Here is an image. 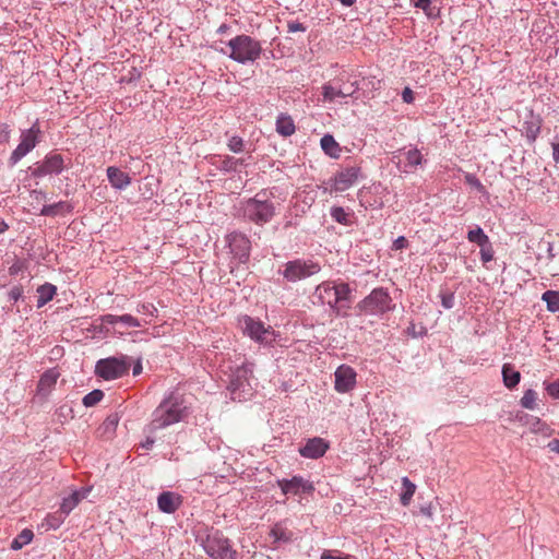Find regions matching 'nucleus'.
<instances>
[{
	"mask_svg": "<svg viewBox=\"0 0 559 559\" xmlns=\"http://www.w3.org/2000/svg\"><path fill=\"white\" fill-rule=\"evenodd\" d=\"M546 391L551 397L559 399V379L547 384Z\"/></svg>",
	"mask_w": 559,
	"mask_h": 559,
	"instance_id": "obj_48",
	"label": "nucleus"
},
{
	"mask_svg": "<svg viewBox=\"0 0 559 559\" xmlns=\"http://www.w3.org/2000/svg\"><path fill=\"white\" fill-rule=\"evenodd\" d=\"M542 299L546 302L549 311H559V292L547 290L543 294Z\"/></svg>",
	"mask_w": 559,
	"mask_h": 559,
	"instance_id": "obj_33",
	"label": "nucleus"
},
{
	"mask_svg": "<svg viewBox=\"0 0 559 559\" xmlns=\"http://www.w3.org/2000/svg\"><path fill=\"white\" fill-rule=\"evenodd\" d=\"M187 416V406L180 395L171 393L164 399L152 414L147 431L154 433L159 429L183 420Z\"/></svg>",
	"mask_w": 559,
	"mask_h": 559,
	"instance_id": "obj_1",
	"label": "nucleus"
},
{
	"mask_svg": "<svg viewBox=\"0 0 559 559\" xmlns=\"http://www.w3.org/2000/svg\"><path fill=\"white\" fill-rule=\"evenodd\" d=\"M104 397V392L102 390H93L92 392L87 393L83 397V405L86 407L95 406L97 403H99Z\"/></svg>",
	"mask_w": 559,
	"mask_h": 559,
	"instance_id": "obj_36",
	"label": "nucleus"
},
{
	"mask_svg": "<svg viewBox=\"0 0 559 559\" xmlns=\"http://www.w3.org/2000/svg\"><path fill=\"white\" fill-rule=\"evenodd\" d=\"M11 129L7 123H0V144L8 143L10 140Z\"/></svg>",
	"mask_w": 559,
	"mask_h": 559,
	"instance_id": "obj_46",
	"label": "nucleus"
},
{
	"mask_svg": "<svg viewBox=\"0 0 559 559\" xmlns=\"http://www.w3.org/2000/svg\"><path fill=\"white\" fill-rule=\"evenodd\" d=\"M502 380L508 389H514L521 380V373L511 364H504L502 366Z\"/></svg>",
	"mask_w": 559,
	"mask_h": 559,
	"instance_id": "obj_22",
	"label": "nucleus"
},
{
	"mask_svg": "<svg viewBox=\"0 0 559 559\" xmlns=\"http://www.w3.org/2000/svg\"><path fill=\"white\" fill-rule=\"evenodd\" d=\"M252 374V367L250 364H242L235 369H230L228 374L227 390L234 401H245L252 394V386L250 384V377Z\"/></svg>",
	"mask_w": 559,
	"mask_h": 559,
	"instance_id": "obj_5",
	"label": "nucleus"
},
{
	"mask_svg": "<svg viewBox=\"0 0 559 559\" xmlns=\"http://www.w3.org/2000/svg\"><path fill=\"white\" fill-rule=\"evenodd\" d=\"M277 485L284 495H310L314 491L313 483L301 476H293L290 479H278Z\"/></svg>",
	"mask_w": 559,
	"mask_h": 559,
	"instance_id": "obj_14",
	"label": "nucleus"
},
{
	"mask_svg": "<svg viewBox=\"0 0 559 559\" xmlns=\"http://www.w3.org/2000/svg\"><path fill=\"white\" fill-rule=\"evenodd\" d=\"M323 152L332 158H338L341 154L340 144L335 141L333 135L324 134L320 141Z\"/></svg>",
	"mask_w": 559,
	"mask_h": 559,
	"instance_id": "obj_24",
	"label": "nucleus"
},
{
	"mask_svg": "<svg viewBox=\"0 0 559 559\" xmlns=\"http://www.w3.org/2000/svg\"><path fill=\"white\" fill-rule=\"evenodd\" d=\"M92 488H81L79 490H74L71 495L68 497H64L62 499L60 511L63 513V515H69L70 512L83 500L85 499L88 493L91 492Z\"/></svg>",
	"mask_w": 559,
	"mask_h": 559,
	"instance_id": "obj_19",
	"label": "nucleus"
},
{
	"mask_svg": "<svg viewBox=\"0 0 559 559\" xmlns=\"http://www.w3.org/2000/svg\"><path fill=\"white\" fill-rule=\"evenodd\" d=\"M100 322L104 325H115L119 323V319L118 316L108 313L100 317Z\"/></svg>",
	"mask_w": 559,
	"mask_h": 559,
	"instance_id": "obj_49",
	"label": "nucleus"
},
{
	"mask_svg": "<svg viewBox=\"0 0 559 559\" xmlns=\"http://www.w3.org/2000/svg\"><path fill=\"white\" fill-rule=\"evenodd\" d=\"M34 537V534L31 530H23L11 543V548L14 550H19L23 548L25 545L29 544Z\"/></svg>",
	"mask_w": 559,
	"mask_h": 559,
	"instance_id": "obj_30",
	"label": "nucleus"
},
{
	"mask_svg": "<svg viewBox=\"0 0 559 559\" xmlns=\"http://www.w3.org/2000/svg\"><path fill=\"white\" fill-rule=\"evenodd\" d=\"M67 210H70V205H68L66 202H58L50 205H45L41 210L43 215H56L59 212Z\"/></svg>",
	"mask_w": 559,
	"mask_h": 559,
	"instance_id": "obj_38",
	"label": "nucleus"
},
{
	"mask_svg": "<svg viewBox=\"0 0 559 559\" xmlns=\"http://www.w3.org/2000/svg\"><path fill=\"white\" fill-rule=\"evenodd\" d=\"M219 31H225V26H219Z\"/></svg>",
	"mask_w": 559,
	"mask_h": 559,
	"instance_id": "obj_63",
	"label": "nucleus"
},
{
	"mask_svg": "<svg viewBox=\"0 0 559 559\" xmlns=\"http://www.w3.org/2000/svg\"><path fill=\"white\" fill-rule=\"evenodd\" d=\"M228 148L234 153H240L245 150V142L240 136H231L227 143Z\"/></svg>",
	"mask_w": 559,
	"mask_h": 559,
	"instance_id": "obj_41",
	"label": "nucleus"
},
{
	"mask_svg": "<svg viewBox=\"0 0 559 559\" xmlns=\"http://www.w3.org/2000/svg\"><path fill=\"white\" fill-rule=\"evenodd\" d=\"M119 423V417L117 414L109 415L104 423L98 428V433L100 437L110 438Z\"/></svg>",
	"mask_w": 559,
	"mask_h": 559,
	"instance_id": "obj_28",
	"label": "nucleus"
},
{
	"mask_svg": "<svg viewBox=\"0 0 559 559\" xmlns=\"http://www.w3.org/2000/svg\"><path fill=\"white\" fill-rule=\"evenodd\" d=\"M40 128L38 121L33 126L21 132L20 143L9 157L10 166L16 165L24 156L32 152L36 145L40 142Z\"/></svg>",
	"mask_w": 559,
	"mask_h": 559,
	"instance_id": "obj_8",
	"label": "nucleus"
},
{
	"mask_svg": "<svg viewBox=\"0 0 559 559\" xmlns=\"http://www.w3.org/2000/svg\"><path fill=\"white\" fill-rule=\"evenodd\" d=\"M57 288L55 285L50 283H46L44 285H40L37 288V308L44 307L47 302L52 300L53 296L56 295Z\"/></svg>",
	"mask_w": 559,
	"mask_h": 559,
	"instance_id": "obj_25",
	"label": "nucleus"
},
{
	"mask_svg": "<svg viewBox=\"0 0 559 559\" xmlns=\"http://www.w3.org/2000/svg\"><path fill=\"white\" fill-rule=\"evenodd\" d=\"M23 295L22 286H13L9 292V299L16 302Z\"/></svg>",
	"mask_w": 559,
	"mask_h": 559,
	"instance_id": "obj_51",
	"label": "nucleus"
},
{
	"mask_svg": "<svg viewBox=\"0 0 559 559\" xmlns=\"http://www.w3.org/2000/svg\"><path fill=\"white\" fill-rule=\"evenodd\" d=\"M549 447L552 451H556L559 453V440H552L549 442Z\"/></svg>",
	"mask_w": 559,
	"mask_h": 559,
	"instance_id": "obj_60",
	"label": "nucleus"
},
{
	"mask_svg": "<svg viewBox=\"0 0 559 559\" xmlns=\"http://www.w3.org/2000/svg\"><path fill=\"white\" fill-rule=\"evenodd\" d=\"M22 270L21 264L14 263L9 267L10 275H16Z\"/></svg>",
	"mask_w": 559,
	"mask_h": 559,
	"instance_id": "obj_58",
	"label": "nucleus"
},
{
	"mask_svg": "<svg viewBox=\"0 0 559 559\" xmlns=\"http://www.w3.org/2000/svg\"><path fill=\"white\" fill-rule=\"evenodd\" d=\"M129 367L127 357H109L97 361L95 372L105 380H114L127 374Z\"/></svg>",
	"mask_w": 559,
	"mask_h": 559,
	"instance_id": "obj_11",
	"label": "nucleus"
},
{
	"mask_svg": "<svg viewBox=\"0 0 559 559\" xmlns=\"http://www.w3.org/2000/svg\"><path fill=\"white\" fill-rule=\"evenodd\" d=\"M552 157L556 163H559V143L552 144Z\"/></svg>",
	"mask_w": 559,
	"mask_h": 559,
	"instance_id": "obj_57",
	"label": "nucleus"
},
{
	"mask_svg": "<svg viewBox=\"0 0 559 559\" xmlns=\"http://www.w3.org/2000/svg\"><path fill=\"white\" fill-rule=\"evenodd\" d=\"M67 168L63 156L56 152L48 153L43 160L34 164L31 168L32 176L43 178L46 176L60 175Z\"/></svg>",
	"mask_w": 559,
	"mask_h": 559,
	"instance_id": "obj_12",
	"label": "nucleus"
},
{
	"mask_svg": "<svg viewBox=\"0 0 559 559\" xmlns=\"http://www.w3.org/2000/svg\"><path fill=\"white\" fill-rule=\"evenodd\" d=\"M242 333L260 344H269L274 341V331L265 326L259 319L242 316L238 319Z\"/></svg>",
	"mask_w": 559,
	"mask_h": 559,
	"instance_id": "obj_9",
	"label": "nucleus"
},
{
	"mask_svg": "<svg viewBox=\"0 0 559 559\" xmlns=\"http://www.w3.org/2000/svg\"><path fill=\"white\" fill-rule=\"evenodd\" d=\"M464 179L468 186L475 188L477 191H479V192L486 191L484 185L479 181V179L475 175L466 174Z\"/></svg>",
	"mask_w": 559,
	"mask_h": 559,
	"instance_id": "obj_45",
	"label": "nucleus"
},
{
	"mask_svg": "<svg viewBox=\"0 0 559 559\" xmlns=\"http://www.w3.org/2000/svg\"><path fill=\"white\" fill-rule=\"evenodd\" d=\"M138 312L154 317L157 309L153 304H142L138 307Z\"/></svg>",
	"mask_w": 559,
	"mask_h": 559,
	"instance_id": "obj_47",
	"label": "nucleus"
},
{
	"mask_svg": "<svg viewBox=\"0 0 559 559\" xmlns=\"http://www.w3.org/2000/svg\"><path fill=\"white\" fill-rule=\"evenodd\" d=\"M219 31H225V26H219Z\"/></svg>",
	"mask_w": 559,
	"mask_h": 559,
	"instance_id": "obj_64",
	"label": "nucleus"
},
{
	"mask_svg": "<svg viewBox=\"0 0 559 559\" xmlns=\"http://www.w3.org/2000/svg\"><path fill=\"white\" fill-rule=\"evenodd\" d=\"M480 259L483 263H488L493 259V250L490 241L488 243L480 246Z\"/></svg>",
	"mask_w": 559,
	"mask_h": 559,
	"instance_id": "obj_43",
	"label": "nucleus"
},
{
	"mask_svg": "<svg viewBox=\"0 0 559 559\" xmlns=\"http://www.w3.org/2000/svg\"><path fill=\"white\" fill-rule=\"evenodd\" d=\"M219 168L224 171H236L238 169V162L233 156H219Z\"/></svg>",
	"mask_w": 559,
	"mask_h": 559,
	"instance_id": "obj_37",
	"label": "nucleus"
},
{
	"mask_svg": "<svg viewBox=\"0 0 559 559\" xmlns=\"http://www.w3.org/2000/svg\"><path fill=\"white\" fill-rule=\"evenodd\" d=\"M320 270V264L312 260L296 259L285 264L282 274L288 282L295 283L317 274Z\"/></svg>",
	"mask_w": 559,
	"mask_h": 559,
	"instance_id": "obj_10",
	"label": "nucleus"
},
{
	"mask_svg": "<svg viewBox=\"0 0 559 559\" xmlns=\"http://www.w3.org/2000/svg\"><path fill=\"white\" fill-rule=\"evenodd\" d=\"M236 160L238 162V167L242 166L245 164V159L243 158H236Z\"/></svg>",
	"mask_w": 559,
	"mask_h": 559,
	"instance_id": "obj_62",
	"label": "nucleus"
},
{
	"mask_svg": "<svg viewBox=\"0 0 559 559\" xmlns=\"http://www.w3.org/2000/svg\"><path fill=\"white\" fill-rule=\"evenodd\" d=\"M441 305L444 309H452L455 304V296L452 292H440Z\"/></svg>",
	"mask_w": 559,
	"mask_h": 559,
	"instance_id": "obj_40",
	"label": "nucleus"
},
{
	"mask_svg": "<svg viewBox=\"0 0 559 559\" xmlns=\"http://www.w3.org/2000/svg\"><path fill=\"white\" fill-rule=\"evenodd\" d=\"M414 5L416 8L423 9L427 14L431 15V0H414Z\"/></svg>",
	"mask_w": 559,
	"mask_h": 559,
	"instance_id": "obj_50",
	"label": "nucleus"
},
{
	"mask_svg": "<svg viewBox=\"0 0 559 559\" xmlns=\"http://www.w3.org/2000/svg\"><path fill=\"white\" fill-rule=\"evenodd\" d=\"M295 123L290 116L281 114L276 119V132L282 136H290L295 133Z\"/></svg>",
	"mask_w": 559,
	"mask_h": 559,
	"instance_id": "obj_23",
	"label": "nucleus"
},
{
	"mask_svg": "<svg viewBox=\"0 0 559 559\" xmlns=\"http://www.w3.org/2000/svg\"><path fill=\"white\" fill-rule=\"evenodd\" d=\"M330 444L320 437H313L307 440L306 444L299 448V454L306 459L317 460L322 457L329 450Z\"/></svg>",
	"mask_w": 559,
	"mask_h": 559,
	"instance_id": "obj_17",
	"label": "nucleus"
},
{
	"mask_svg": "<svg viewBox=\"0 0 559 559\" xmlns=\"http://www.w3.org/2000/svg\"><path fill=\"white\" fill-rule=\"evenodd\" d=\"M350 288L347 283H333L324 282L317 286L314 296L323 305H328L337 316L341 314V309L344 308V302L349 300ZM349 308V306H345Z\"/></svg>",
	"mask_w": 559,
	"mask_h": 559,
	"instance_id": "obj_3",
	"label": "nucleus"
},
{
	"mask_svg": "<svg viewBox=\"0 0 559 559\" xmlns=\"http://www.w3.org/2000/svg\"><path fill=\"white\" fill-rule=\"evenodd\" d=\"M335 390L338 393H346L352 391L356 385V371L347 366V365H341L335 373Z\"/></svg>",
	"mask_w": 559,
	"mask_h": 559,
	"instance_id": "obj_15",
	"label": "nucleus"
},
{
	"mask_svg": "<svg viewBox=\"0 0 559 559\" xmlns=\"http://www.w3.org/2000/svg\"><path fill=\"white\" fill-rule=\"evenodd\" d=\"M330 214L335 222L344 226H349L352 224V215L342 206H333Z\"/></svg>",
	"mask_w": 559,
	"mask_h": 559,
	"instance_id": "obj_32",
	"label": "nucleus"
},
{
	"mask_svg": "<svg viewBox=\"0 0 559 559\" xmlns=\"http://www.w3.org/2000/svg\"><path fill=\"white\" fill-rule=\"evenodd\" d=\"M537 393L533 389L524 392L520 403L526 409H534L536 407Z\"/></svg>",
	"mask_w": 559,
	"mask_h": 559,
	"instance_id": "obj_35",
	"label": "nucleus"
},
{
	"mask_svg": "<svg viewBox=\"0 0 559 559\" xmlns=\"http://www.w3.org/2000/svg\"><path fill=\"white\" fill-rule=\"evenodd\" d=\"M359 175L360 167L358 166L343 168L335 175L333 179V189L340 192L349 189L358 180Z\"/></svg>",
	"mask_w": 559,
	"mask_h": 559,
	"instance_id": "obj_16",
	"label": "nucleus"
},
{
	"mask_svg": "<svg viewBox=\"0 0 559 559\" xmlns=\"http://www.w3.org/2000/svg\"><path fill=\"white\" fill-rule=\"evenodd\" d=\"M8 228V225L3 222L0 224V233L4 231Z\"/></svg>",
	"mask_w": 559,
	"mask_h": 559,
	"instance_id": "obj_61",
	"label": "nucleus"
},
{
	"mask_svg": "<svg viewBox=\"0 0 559 559\" xmlns=\"http://www.w3.org/2000/svg\"><path fill=\"white\" fill-rule=\"evenodd\" d=\"M403 492L401 493V503L408 506L416 490L415 484H413L407 477L402 479Z\"/></svg>",
	"mask_w": 559,
	"mask_h": 559,
	"instance_id": "obj_31",
	"label": "nucleus"
},
{
	"mask_svg": "<svg viewBox=\"0 0 559 559\" xmlns=\"http://www.w3.org/2000/svg\"><path fill=\"white\" fill-rule=\"evenodd\" d=\"M154 439L151 437H146L145 441L141 443V447L145 450H150L154 444Z\"/></svg>",
	"mask_w": 559,
	"mask_h": 559,
	"instance_id": "obj_55",
	"label": "nucleus"
},
{
	"mask_svg": "<svg viewBox=\"0 0 559 559\" xmlns=\"http://www.w3.org/2000/svg\"><path fill=\"white\" fill-rule=\"evenodd\" d=\"M271 535L275 538V540H283L288 542L290 540V533H287L282 526L275 525L272 531Z\"/></svg>",
	"mask_w": 559,
	"mask_h": 559,
	"instance_id": "obj_42",
	"label": "nucleus"
},
{
	"mask_svg": "<svg viewBox=\"0 0 559 559\" xmlns=\"http://www.w3.org/2000/svg\"><path fill=\"white\" fill-rule=\"evenodd\" d=\"M142 372V364L141 361H138L132 370L133 376H139Z\"/></svg>",
	"mask_w": 559,
	"mask_h": 559,
	"instance_id": "obj_59",
	"label": "nucleus"
},
{
	"mask_svg": "<svg viewBox=\"0 0 559 559\" xmlns=\"http://www.w3.org/2000/svg\"><path fill=\"white\" fill-rule=\"evenodd\" d=\"M204 551L213 559H236L237 551L229 539L219 531H210L201 543Z\"/></svg>",
	"mask_w": 559,
	"mask_h": 559,
	"instance_id": "obj_6",
	"label": "nucleus"
},
{
	"mask_svg": "<svg viewBox=\"0 0 559 559\" xmlns=\"http://www.w3.org/2000/svg\"><path fill=\"white\" fill-rule=\"evenodd\" d=\"M287 27H288V32L289 33L305 32L306 31V27L304 26V24H301L299 22H289Z\"/></svg>",
	"mask_w": 559,
	"mask_h": 559,
	"instance_id": "obj_53",
	"label": "nucleus"
},
{
	"mask_svg": "<svg viewBox=\"0 0 559 559\" xmlns=\"http://www.w3.org/2000/svg\"><path fill=\"white\" fill-rule=\"evenodd\" d=\"M66 518L67 515H63V513L59 510L52 514H48L46 521L50 528L57 530L63 523Z\"/></svg>",
	"mask_w": 559,
	"mask_h": 559,
	"instance_id": "obj_39",
	"label": "nucleus"
},
{
	"mask_svg": "<svg viewBox=\"0 0 559 559\" xmlns=\"http://www.w3.org/2000/svg\"><path fill=\"white\" fill-rule=\"evenodd\" d=\"M358 308L367 314L377 316L392 310L394 305L388 290L380 287L374 288L367 297H365L358 304Z\"/></svg>",
	"mask_w": 559,
	"mask_h": 559,
	"instance_id": "obj_7",
	"label": "nucleus"
},
{
	"mask_svg": "<svg viewBox=\"0 0 559 559\" xmlns=\"http://www.w3.org/2000/svg\"><path fill=\"white\" fill-rule=\"evenodd\" d=\"M467 239L471 242L477 243L479 247L483 245L488 243L489 237L484 233V230L480 227H476L468 231Z\"/></svg>",
	"mask_w": 559,
	"mask_h": 559,
	"instance_id": "obj_34",
	"label": "nucleus"
},
{
	"mask_svg": "<svg viewBox=\"0 0 559 559\" xmlns=\"http://www.w3.org/2000/svg\"><path fill=\"white\" fill-rule=\"evenodd\" d=\"M344 92L341 86L336 83V80L329 82L322 86V100L334 102L336 97L343 98Z\"/></svg>",
	"mask_w": 559,
	"mask_h": 559,
	"instance_id": "obj_26",
	"label": "nucleus"
},
{
	"mask_svg": "<svg viewBox=\"0 0 559 559\" xmlns=\"http://www.w3.org/2000/svg\"><path fill=\"white\" fill-rule=\"evenodd\" d=\"M182 500L178 493L173 491H163L157 497V507L164 513H175L180 507Z\"/></svg>",
	"mask_w": 559,
	"mask_h": 559,
	"instance_id": "obj_18",
	"label": "nucleus"
},
{
	"mask_svg": "<svg viewBox=\"0 0 559 559\" xmlns=\"http://www.w3.org/2000/svg\"><path fill=\"white\" fill-rule=\"evenodd\" d=\"M229 52L223 50L230 59L238 63L246 64L254 62L262 53V46L259 40L248 35H238L227 43Z\"/></svg>",
	"mask_w": 559,
	"mask_h": 559,
	"instance_id": "obj_2",
	"label": "nucleus"
},
{
	"mask_svg": "<svg viewBox=\"0 0 559 559\" xmlns=\"http://www.w3.org/2000/svg\"><path fill=\"white\" fill-rule=\"evenodd\" d=\"M336 83L341 86L342 92H344L343 98L354 97L355 94L359 91L358 81H350L349 76H340L336 79Z\"/></svg>",
	"mask_w": 559,
	"mask_h": 559,
	"instance_id": "obj_27",
	"label": "nucleus"
},
{
	"mask_svg": "<svg viewBox=\"0 0 559 559\" xmlns=\"http://www.w3.org/2000/svg\"><path fill=\"white\" fill-rule=\"evenodd\" d=\"M118 319H119V323H122L127 326H131V328H140L142 326V323L140 320H138L135 317L131 316V314H122V316H118Z\"/></svg>",
	"mask_w": 559,
	"mask_h": 559,
	"instance_id": "obj_44",
	"label": "nucleus"
},
{
	"mask_svg": "<svg viewBox=\"0 0 559 559\" xmlns=\"http://www.w3.org/2000/svg\"><path fill=\"white\" fill-rule=\"evenodd\" d=\"M404 156L406 160L404 171H412L414 168L421 164L423 155L417 148L408 150L404 153Z\"/></svg>",
	"mask_w": 559,
	"mask_h": 559,
	"instance_id": "obj_29",
	"label": "nucleus"
},
{
	"mask_svg": "<svg viewBox=\"0 0 559 559\" xmlns=\"http://www.w3.org/2000/svg\"><path fill=\"white\" fill-rule=\"evenodd\" d=\"M275 214L276 206L269 200L264 191L257 193L254 198L249 199L243 205V216L257 225L269 223Z\"/></svg>",
	"mask_w": 559,
	"mask_h": 559,
	"instance_id": "obj_4",
	"label": "nucleus"
},
{
	"mask_svg": "<svg viewBox=\"0 0 559 559\" xmlns=\"http://www.w3.org/2000/svg\"><path fill=\"white\" fill-rule=\"evenodd\" d=\"M107 177L110 185L119 190L127 188L131 182L130 176L115 166L107 168Z\"/></svg>",
	"mask_w": 559,
	"mask_h": 559,
	"instance_id": "obj_20",
	"label": "nucleus"
},
{
	"mask_svg": "<svg viewBox=\"0 0 559 559\" xmlns=\"http://www.w3.org/2000/svg\"><path fill=\"white\" fill-rule=\"evenodd\" d=\"M230 253L240 263H246L250 257L251 242L249 238L241 233H231L226 238Z\"/></svg>",
	"mask_w": 559,
	"mask_h": 559,
	"instance_id": "obj_13",
	"label": "nucleus"
},
{
	"mask_svg": "<svg viewBox=\"0 0 559 559\" xmlns=\"http://www.w3.org/2000/svg\"><path fill=\"white\" fill-rule=\"evenodd\" d=\"M402 99L406 104H411L414 100V92L409 87H405L402 92Z\"/></svg>",
	"mask_w": 559,
	"mask_h": 559,
	"instance_id": "obj_54",
	"label": "nucleus"
},
{
	"mask_svg": "<svg viewBox=\"0 0 559 559\" xmlns=\"http://www.w3.org/2000/svg\"><path fill=\"white\" fill-rule=\"evenodd\" d=\"M60 373L56 369L45 371L38 382V393L43 396H47L56 385Z\"/></svg>",
	"mask_w": 559,
	"mask_h": 559,
	"instance_id": "obj_21",
	"label": "nucleus"
},
{
	"mask_svg": "<svg viewBox=\"0 0 559 559\" xmlns=\"http://www.w3.org/2000/svg\"><path fill=\"white\" fill-rule=\"evenodd\" d=\"M321 559H350V556L346 555V556L333 557L328 551H324L321 556Z\"/></svg>",
	"mask_w": 559,
	"mask_h": 559,
	"instance_id": "obj_56",
	"label": "nucleus"
},
{
	"mask_svg": "<svg viewBox=\"0 0 559 559\" xmlns=\"http://www.w3.org/2000/svg\"><path fill=\"white\" fill-rule=\"evenodd\" d=\"M408 245L407 239L404 236L397 237L392 245V250H402Z\"/></svg>",
	"mask_w": 559,
	"mask_h": 559,
	"instance_id": "obj_52",
	"label": "nucleus"
}]
</instances>
